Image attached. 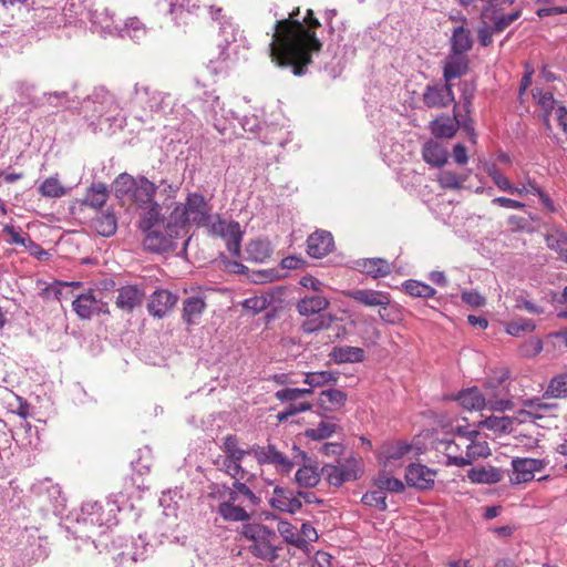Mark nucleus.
<instances>
[{"label": "nucleus", "instance_id": "f257e3e1", "mask_svg": "<svg viewBox=\"0 0 567 567\" xmlns=\"http://www.w3.org/2000/svg\"><path fill=\"white\" fill-rule=\"evenodd\" d=\"M298 13L299 9H296L288 18L276 20L269 52L276 65L291 68L292 73L300 76L311 63V54L320 51L321 43L316 37L320 22L312 10H307L302 22L296 18Z\"/></svg>", "mask_w": 567, "mask_h": 567}, {"label": "nucleus", "instance_id": "f03ea898", "mask_svg": "<svg viewBox=\"0 0 567 567\" xmlns=\"http://www.w3.org/2000/svg\"><path fill=\"white\" fill-rule=\"evenodd\" d=\"M115 186L116 197H127L136 209L155 202L157 192L166 197H173L178 189L166 179H161L158 184H155L145 176L134 177L127 173H122L116 177Z\"/></svg>", "mask_w": 567, "mask_h": 567}, {"label": "nucleus", "instance_id": "7ed1b4c3", "mask_svg": "<svg viewBox=\"0 0 567 567\" xmlns=\"http://www.w3.org/2000/svg\"><path fill=\"white\" fill-rule=\"evenodd\" d=\"M210 218V206L199 193H189L184 203L177 204L169 214L166 223L169 238L187 234L190 225L205 226Z\"/></svg>", "mask_w": 567, "mask_h": 567}, {"label": "nucleus", "instance_id": "20e7f679", "mask_svg": "<svg viewBox=\"0 0 567 567\" xmlns=\"http://www.w3.org/2000/svg\"><path fill=\"white\" fill-rule=\"evenodd\" d=\"M91 124H109V130L121 128L124 123L122 109L113 93L105 87H95L81 106Z\"/></svg>", "mask_w": 567, "mask_h": 567}, {"label": "nucleus", "instance_id": "39448f33", "mask_svg": "<svg viewBox=\"0 0 567 567\" xmlns=\"http://www.w3.org/2000/svg\"><path fill=\"white\" fill-rule=\"evenodd\" d=\"M138 212L137 228L144 234V247L147 250L159 252L169 246L167 229L165 233L158 228L164 223L163 207L153 202L136 209Z\"/></svg>", "mask_w": 567, "mask_h": 567}, {"label": "nucleus", "instance_id": "423d86ee", "mask_svg": "<svg viewBox=\"0 0 567 567\" xmlns=\"http://www.w3.org/2000/svg\"><path fill=\"white\" fill-rule=\"evenodd\" d=\"M243 536L250 542L249 551L257 558L275 561L278 558V536L262 524L244 525Z\"/></svg>", "mask_w": 567, "mask_h": 567}, {"label": "nucleus", "instance_id": "0eeeda50", "mask_svg": "<svg viewBox=\"0 0 567 567\" xmlns=\"http://www.w3.org/2000/svg\"><path fill=\"white\" fill-rule=\"evenodd\" d=\"M133 105L136 118L143 123L154 120L155 115L164 112L169 105L171 95L154 90L148 85L135 84Z\"/></svg>", "mask_w": 567, "mask_h": 567}, {"label": "nucleus", "instance_id": "6e6552de", "mask_svg": "<svg viewBox=\"0 0 567 567\" xmlns=\"http://www.w3.org/2000/svg\"><path fill=\"white\" fill-rule=\"evenodd\" d=\"M114 520L111 511L105 512L99 502H87L82 505L78 523L83 526L85 536L91 538L94 535H102Z\"/></svg>", "mask_w": 567, "mask_h": 567}, {"label": "nucleus", "instance_id": "1a4fd4ad", "mask_svg": "<svg viewBox=\"0 0 567 567\" xmlns=\"http://www.w3.org/2000/svg\"><path fill=\"white\" fill-rule=\"evenodd\" d=\"M250 455L260 464H270L281 474H289L295 467L296 461H291L288 456L281 453L276 445L267 444L265 446L252 445L249 449Z\"/></svg>", "mask_w": 567, "mask_h": 567}, {"label": "nucleus", "instance_id": "9d476101", "mask_svg": "<svg viewBox=\"0 0 567 567\" xmlns=\"http://www.w3.org/2000/svg\"><path fill=\"white\" fill-rule=\"evenodd\" d=\"M483 394L489 411L504 412L514 408L513 396L508 386L504 384L503 378L487 382L484 385Z\"/></svg>", "mask_w": 567, "mask_h": 567}, {"label": "nucleus", "instance_id": "9b49d317", "mask_svg": "<svg viewBox=\"0 0 567 567\" xmlns=\"http://www.w3.org/2000/svg\"><path fill=\"white\" fill-rule=\"evenodd\" d=\"M445 456L446 462L445 464L449 466H457L463 467L466 465H470L474 460L477 457H484L489 454V447L486 442H475L474 439H472L470 442L466 443L465 447V455H456L452 452L453 447H457L455 442L449 441L445 442Z\"/></svg>", "mask_w": 567, "mask_h": 567}, {"label": "nucleus", "instance_id": "f8f14e48", "mask_svg": "<svg viewBox=\"0 0 567 567\" xmlns=\"http://www.w3.org/2000/svg\"><path fill=\"white\" fill-rule=\"evenodd\" d=\"M72 309L81 320H90L101 313L109 315V303L99 299L92 289L78 295L72 301Z\"/></svg>", "mask_w": 567, "mask_h": 567}, {"label": "nucleus", "instance_id": "ddd939ff", "mask_svg": "<svg viewBox=\"0 0 567 567\" xmlns=\"http://www.w3.org/2000/svg\"><path fill=\"white\" fill-rule=\"evenodd\" d=\"M422 101L427 107L443 109L455 102L453 83H435L426 85Z\"/></svg>", "mask_w": 567, "mask_h": 567}, {"label": "nucleus", "instance_id": "4468645a", "mask_svg": "<svg viewBox=\"0 0 567 567\" xmlns=\"http://www.w3.org/2000/svg\"><path fill=\"white\" fill-rule=\"evenodd\" d=\"M546 462L532 457H515L512 460L513 475L509 481L513 485H519L534 480L535 473L545 468Z\"/></svg>", "mask_w": 567, "mask_h": 567}, {"label": "nucleus", "instance_id": "2eb2a0df", "mask_svg": "<svg viewBox=\"0 0 567 567\" xmlns=\"http://www.w3.org/2000/svg\"><path fill=\"white\" fill-rule=\"evenodd\" d=\"M177 295L168 289H156L147 303V311L151 316L162 319L176 306Z\"/></svg>", "mask_w": 567, "mask_h": 567}, {"label": "nucleus", "instance_id": "dca6fc26", "mask_svg": "<svg viewBox=\"0 0 567 567\" xmlns=\"http://www.w3.org/2000/svg\"><path fill=\"white\" fill-rule=\"evenodd\" d=\"M321 472L327 475L328 482L333 486H340L344 482L359 477V468L355 461H348L339 465H326Z\"/></svg>", "mask_w": 567, "mask_h": 567}, {"label": "nucleus", "instance_id": "f3484780", "mask_svg": "<svg viewBox=\"0 0 567 567\" xmlns=\"http://www.w3.org/2000/svg\"><path fill=\"white\" fill-rule=\"evenodd\" d=\"M346 296L365 307H380L386 309L391 302L389 292L372 289H353L346 292Z\"/></svg>", "mask_w": 567, "mask_h": 567}, {"label": "nucleus", "instance_id": "a211bd4d", "mask_svg": "<svg viewBox=\"0 0 567 567\" xmlns=\"http://www.w3.org/2000/svg\"><path fill=\"white\" fill-rule=\"evenodd\" d=\"M196 103H198V106L203 111L206 121L212 122L215 128L223 133L225 127L221 126L220 118L224 117V109L219 96L212 92H205L204 96L196 101Z\"/></svg>", "mask_w": 567, "mask_h": 567}, {"label": "nucleus", "instance_id": "6ab92c4d", "mask_svg": "<svg viewBox=\"0 0 567 567\" xmlns=\"http://www.w3.org/2000/svg\"><path fill=\"white\" fill-rule=\"evenodd\" d=\"M145 299V291L136 285H126L117 290L115 300L116 307L124 312H132L135 308L142 306Z\"/></svg>", "mask_w": 567, "mask_h": 567}, {"label": "nucleus", "instance_id": "aec40b11", "mask_svg": "<svg viewBox=\"0 0 567 567\" xmlns=\"http://www.w3.org/2000/svg\"><path fill=\"white\" fill-rule=\"evenodd\" d=\"M435 476V471L422 464H410L405 472L406 484L419 489L431 488Z\"/></svg>", "mask_w": 567, "mask_h": 567}, {"label": "nucleus", "instance_id": "412c9836", "mask_svg": "<svg viewBox=\"0 0 567 567\" xmlns=\"http://www.w3.org/2000/svg\"><path fill=\"white\" fill-rule=\"evenodd\" d=\"M334 241L331 233L317 230L307 239V252L312 258H323L332 251Z\"/></svg>", "mask_w": 567, "mask_h": 567}, {"label": "nucleus", "instance_id": "4be33fe9", "mask_svg": "<svg viewBox=\"0 0 567 567\" xmlns=\"http://www.w3.org/2000/svg\"><path fill=\"white\" fill-rule=\"evenodd\" d=\"M92 27L101 34L117 33L120 24L107 8L94 9L87 12Z\"/></svg>", "mask_w": 567, "mask_h": 567}, {"label": "nucleus", "instance_id": "5701e85b", "mask_svg": "<svg viewBox=\"0 0 567 567\" xmlns=\"http://www.w3.org/2000/svg\"><path fill=\"white\" fill-rule=\"evenodd\" d=\"M206 296L204 292L198 291L193 296L186 298L183 302V320L189 324L198 323L203 312L206 308Z\"/></svg>", "mask_w": 567, "mask_h": 567}, {"label": "nucleus", "instance_id": "b1692460", "mask_svg": "<svg viewBox=\"0 0 567 567\" xmlns=\"http://www.w3.org/2000/svg\"><path fill=\"white\" fill-rule=\"evenodd\" d=\"M468 59L464 54L450 53L444 60L443 79L447 83L466 74Z\"/></svg>", "mask_w": 567, "mask_h": 567}, {"label": "nucleus", "instance_id": "393cba45", "mask_svg": "<svg viewBox=\"0 0 567 567\" xmlns=\"http://www.w3.org/2000/svg\"><path fill=\"white\" fill-rule=\"evenodd\" d=\"M355 268L374 279L386 277L391 274V265L383 258H362L355 261Z\"/></svg>", "mask_w": 567, "mask_h": 567}, {"label": "nucleus", "instance_id": "a878e982", "mask_svg": "<svg viewBox=\"0 0 567 567\" xmlns=\"http://www.w3.org/2000/svg\"><path fill=\"white\" fill-rule=\"evenodd\" d=\"M467 477L473 484H495L503 480L504 472L497 467H473Z\"/></svg>", "mask_w": 567, "mask_h": 567}, {"label": "nucleus", "instance_id": "bb28decb", "mask_svg": "<svg viewBox=\"0 0 567 567\" xmlns=\"http://www.w3.org/2000/svg\"><path fill=\"white\" fill-rule=\"evenodd\" d=\"M329 300L322 296H306L297 303V310L301 316L310 317L320 315L329 307Z\"/></svg>", "mask_w": 567, "mask_h": 567}, {"label": "nucleus", "instance_id": "cd10ccee", "mask_svg": "<svg viewBox=\"0 0 567 567\" xmlns=\"http://www.w3.org/2000/svg\"><path fill=\"white\" fill-rule=\"evenodd\" d=\"M109 198L106 184L102 182L93 183L86 190L82 204L94 209L102 208Z\"/></svg>", "mask_w": 567, "mask_h": 567}, {"label": "nucleus", "instance_id": "c85d7f7f", "mask_svg": "<svg viewBox=\"0 0 567 567\" xmlns=\"http://www.w3.org/2000/svg\"><path fill=\"white\" fill-rule=\"evenodd\" d=\"M347 402V394L338 389L321 391L319 394V405L328 412L341 410Z\"/></svg>", "mask_w": 567, "mask_h": 567}, {"label": "nucleus", "instance_id": "c756f323", "mask_svg": "<svg viewBox=\"0 0 567 567\" xmlns=\"http://www.w3.org/2000/svg\"><path fill=\"white\" fill-rule=\"evenodd\" d=\"M457 401L468 411H481L483 409H487L485 396L476 386L462 391L457 395Z\"/></svg>", "mask_w": 567, "mask_h": 567}, {"label": "nucleus", "instance_id": "7c9ffc66", "mask_svg": "<svg viewBox=\"0 0 567 567\" xmlns=\"http://www.w3.org/2000/svg\"><path fill=\"white\" fill-rule=\"evenodd\" d=\"M527 410H520L517 413V419L520 423L534 422L540 419L544 413L549 412L554 405L542 402L539 399L528 400L524 403Z\"/></svg>", "mask_w": 567, "mask_h": 567}, {"label": "nucleus", "instance_id": "2f4dec72", "mask_svg": "<svg viewBox=\"0 0 567 567\" xmlns=\"http://www.w3.org/2000/svg\"><path fill=\"white\" fill-rule=\"evenodd\" d=\"M520 17V10L512 12L509 14H498L496 11H492L488 7L482 10L483 20H489L493 22L495 32H502L509 27L514 21Z\"/></svg>", "mask_w": 567, "mask_h": 567}, {"label": "nucleus", "instance_id": "473e14b6", "mask_svg": "<svg viewBox=\"0 0 567 567\" xmlns=\"http://www.w3.org/2000/svg\"><path fill=\"white\" fill-rule=\"evenodd\" d=\"M422 155L427 164L435 167L444 165L447 161L446 150L435 141H430L424 144Z\"/></svg>", "mask_w": 567, "mask_h": 567}, {"label": "nucleus", "instance_id": "72a5a7b5", "mask_svg": "<svg viewBox=\"0 0 567 567\" xmlns=\"http://www.w3.org/2000/svg\"><path fill=\"white\" fill-rule=\"evenodd\" d=\"M321 472L317 466L305 464L295 474V482L299 488H312L320 482Z\"/></svg>", "mask_w": 567, "mask_h": 567}, {"label": "nucleus", "instance_id": "f704fd0d", "mask_svg": "<svg viewBox=\"0 0 567 567\" xmlns=\"http://www.w3.org/2000/svg\"><path fill=\"white\" fill-rule=\"evenodd\" d=\"M472 45L471 31L464 27L455 28L451 38V52L464 54L472 49Z\"/></svg>", "mask_w": 567, "mask_h": 567}, {"label": "nucleus", "instance_id": "c9c22d12", "mask_svg": "<svg viewBox=\"0 0 567 567\" xmlns=\"http://www.w3.org/2000/svg\"><path fill=\"white\" fill-rule=\"evenodd\" d=\"M331 358L337 363L361 362L364 359V351L359 347H337L332 350Z\"/></svg>", "mask_w": 567, "mask_h": 567}, {"label": "nucleus", "instance_id": "e433bc0d", "mask_svg": "<svg viewBox=\"0 0 567 567\" xmlns=\"http://www.w3.org/2000/svg\"><path fill=\"white\" fill-rule=\"evenodd\" d=\"M93 227L103 237H111L116 233L117 219L112 212H106L93 219Z\"/></svg>", "mask_w": 567, "mask_h": 567}, {"label": "nucleus", "instance_id": "4c0bfd02", "mask_svg": "<svg viewBox=\"0 0 567 567\" xmlns=\"http://www.w3.org/2000/svg\"><path fill=\"white\" fill-rule=\"evenodd\" d=\"M457 125L455 117L442 116L432 123V133L435 137L451 138L455 135Z\"/></svg>", "mask_w": 567, "mask_h": 567}, {"label": "nucleus", "instance_id": "58836bf2", "mask_svg": "<svg viewBox=\"0 0 567 567\" xmlns=\"http://www.w3.org/2000/svg\"><path fill=\"white\" fill-rule=\"evenodd\" d=\"M246 506L240 503L237 505H230L228 503H220L218 505V514L229 522H245L249 519V514L245 509Z\"/></svg>", "mask_w": 567, "mask_h": 567}, {"label": "nucleus", "instance_id": "ea45409f", "mask_svg": "<svg viewBox=\"0 0 567 567\" xmlns=\"http://www.w3.org/2000/svg\"><path fill=\"white\" fill-rule=\"evenodd\" d=\"M271 251L270 244L262 239L251 240L246 248L248 259L256 262H262L268 259Z\"/></svg>", "mask_w": 567, "mask_h": 567}, {"label": "nucleus", "instance_id": "a19ab883", "mask_svg": "<svg viewBox=\"0 0 567 567\" xmlns=\"http://www.w3.org/2000/svg\"><path fill=\"white\" fill-rule=\"evenodd\" d=\"M117 34L122 38L128 37L138 42L146 37V28L137 18H131L123 28H118Z\"/></svg>", "mask_w": 567, "mask_h": 567}, {"label": "nucleus", "instance_id": "79ce46f5", "mask_svg": "<svg viewBox=\"0 0 567 567\" xmlns=\"http://www.w3.org/2000/svg\"><path fill=\"white\" fill-rule=\"evenodd\" d=\"M38 190L41 196L49 198H60L69 193V189L62 186L60 181L53 176L44 179Z\"/></svg>", "mask_w": 567, "mask_h": 567}, {"label": "nucleus", "instance_id": "37998d69", "mask_svg": "<svg viewBox=\"0 0 567 567\" xmlns=\"http://www.w3.org/2000/svg\"><path fill=\"white\" fill-rule=\"evenodd\" d=\"M339 374L332 371H316L306 373L305 383L310 388L323 386L336 383Z\"/></svg>", "mask_w": 567, "mask_h": 567}, {"label": "nucleus", "instance_id": "c03bdc74", "mask_svg": "<svg viewBox=\"0 0 567 567\" xmlns=\"http://www.w3.org/2000/svg\"><path fill=\"white\" fill-rule=\"evenodd\" d=\"M403 288L406 293L417 298L427 299L434 297V295L436 293V290L430 285L412 279L406 280L403 284Z\"/></svg>", "mask_w": 567, "mask_h": 567}, {"label": "nucleus", "instance_id": "a18cd8bd", "mask_svg": "<svg viewBox=\"0 0 567 567\" xmlns=\"http://www.w3.org/2000/svg\"><path fill=\"white\" fill-rule=\"evenodd\" d=\"M223 451L226 457L240 462L246 455H250L249 450H243L238 446V440L235 435H227L224 439Z\"/></svg>", "mask_w": 567, "mask_h": 567}, {"label": "nucleus", "instance_id": "49530a36", "mask_svg": "<svg viewBox=\"0 0 567 567\" xmlns=\"http://www.w3.org/2000/svg\"><path fill=\"white\" fill-rule=\"evenodd\" d=\"M410 450L411 446L404 442L389 443L383 445L380 456L389 462L403 457Z\"/></svg>", "mask_w": 567, "mask_h": 567}, {"label": "nucleus", "instance_id": "de8ad7c7", "mask_svg": "<svg viewBox=\"0 0 567 567\" xmlns=\"http://www.w3.org/2000/svg\"><path fill=\"white\" fill-rule=\"evenodd\" d=\"M533 97L536 101V103L545 111V124L546 127L549 130L550 125L548 122V115L554 110L555 106V99L550 92H544L542 90H533Z\"/></svg>", "mask_w": 567, "mask_h": 567}, {"label": "nucleus", "instance_id": "09e8293b", "mask_svg": "<svg viewBox=\"0 0 567 567\" xmlns=\"http://www.w3.org/2000/svg\"><path fill=\"white\" fill-rule=\"evenodd\" d=\"M278 530L287 543L292 544L299 548H303L306 546L305 538L300 536L297 528L290 523L280 522L278 525Z\"/></svg>", "mask_w": 567, "mask_h": 567}, {"label": "nucleus", "instance_id": "8fccbe9b", "mask_svg": "<svg viewBox=\"0 0 567 567\" xmlns=\"http://www.w3.org/2000/svg\"><path fill=\"white\" fill-rule=\"evenodd\" d=\"M361 502L363 505L377 508L378 511L384 512L388 509L386 504V495L381 489L375 491H369L367 492L362 498Z\"/></svg>", "mask_w": 567, "mask_h": 567}, {"label": "nucleus", "instance_id": "3c124183", "mask_svg": "<svg viewBox=\"0 0 567 567\" xmlns=\"http://www.w3.org/2000/svg\"><path fill=\"white\" fill-rule=\"evenodd\" d=\"M545 394L551 398H567V373L554 377L550 380Z\"/></svg>", "mask_w": 567, "mask_h": 567}, {"label": "nucleus", "instance_id": "603ef678", "mask_svg": "<svg viewBox=\"0 0 567 567\" xmlns=\"http://www.w3.org/2000/svg\"><path fill=\"white\" fill-rule=\"evenodd\" d=\"M482 426L495 432H509L513 425V417L509 416H488L482 421Z\"/></svg>", "mask_w": 567, "mask_h": 567}, {"label": "nucleus", "instance_id": "864d4df0", "mask_svg": "<svg viewBox=\"0 0 567 567\" xmlns=\"http://www.w3.org/2000/svg\"><path fill=\"white\" fill-rule=\"evenodd\" d=\"M200 0H172L169 3V13L175 16H183L184 12L192 13L199 9Z\"/></svg>", "mask_w": 567, "mask_h": 567}, {"label": "nucleus", "instance_id": "5fc2aeb1", "mask_svg": "<svg viewBox=\"0 0 567 567\" xmlns=\"http://www.w3.org/2000/svg\"><path fill=\"white\" fill-rule=\"evenodd\" d=\"M336 431V424L321 421L317 427L308 429L305 435L315 441L330 437Z\"/></svg>", "mask_w": 567, "mask_h": 567}, {"label": "nucleus", "instance_id": "6e6d98bb", "mask_svg": "<svg viewBox=\"0 0 567 567\" xmlns=\"http://www.w3.org/2000/svg\"><path fill=\"white\" fill-rule=\"evenodd\" d=\"M329 324H330L329 318H327L326 316H322V315H318L317 317L306 319L302 322L300 330L303 333L310 334V333L327 329L329 327Z\"/></svg>", "mask_w": 567, "mask_h": 567}, {"label": "nucleus", "instance_id": "4d7b16f0", "mask_svg": "<svg viewBox=\"0 0 567 567\" xmlns=\"http://www.w3.org/2000/svg\"><path fill=\"white\" fill-rule=\"evenodd\" d=\"M234 487L238 489L239 503L246 507L257 506L260 502L259 497L245 484L239 481L234 482Z\"/></svg>", "mask_w": 567, "mask_h": 567}, {"label": "nucleus", "instance_id": "13d9d810", "mask_svg": "<svg viewBox=\"0 0 567 567\" xmlns=\"http://www.w3.org/2000/svg\"><path fill=\"white\" fill-rule=\"evenodd\" d=\"M311 408H312V405L308 402L288 403V405H286L285 409L277 414V420L279 422H285L289 417H291L298 413L311 410Z\"/></svg>", "mask_w": 567, "mask_h": 567}, {"label": "nucleus", "instance_id": "bf43d9fd", "mask_svg": "<svg viewBox=\"0 0 567 567\" xmlns=\"http://www.w3.org/2000/svg\"><path fill=\"white\" fill-rule=\"evenodd\" d=\"M270 305V297L267 295H260L250 297L244 300L243 307L246 310L251 311L254 315L259 313L267 309V307Z\"/></svg>", "mask_w": 567, "mask_h": 567}, {"label": "nucleus", "instance_id": "052dcab7", "mask_svg": "<svg viewBox=\"0 0 567 567\" xmlns=\"http://www.w3.org/2000/svg\"><path fill=\"white\" fill-rule=\"evenodd\" d=\"M375 485L379 489L393 493H401L404 489V484L402 481L395 477H390L386 475H379V477L375 480Z\"/></svg>", "mask_w": 567, "mask_h": 567}, {"label": "nucleus", "instance_id": "680f3d73", "mask_svg": "<svg viewBox=\"0 0 567 567\" xmlns=\"http://www.w3.org/2000/svg\"><path fill=\"white\" fill-rule=\"evenodd\" d=\"M240 463V461H234L225 456L221 462V470L229 476L236 478L237 481L238 478L243 480L246 477L248 472L243 468Z\"/></svg>", "mask_w": 567, "mask_h": 567}, {"label": "nucleus", "instance_id": "e2e57ef3", "mask_svg": "<svg viewBox=\"0 0 567 567\" xmlns=\"http://www.w3.org/2000/svg\"><path fill=\"white\" fill-rule=\"evenodd\" d=\"M465 178L451 171H443L439 175V182L442 187L457 189L461 188Z\"/></svg>", "mask_w": 567, "mask_h": 567}, {"label": "nucleus", "instance_id": "0e129e2a", "mask_svg": "<svg viewBox=\"0 0 567 567\" xmlns=\"http://www.w3.org/2000/svg\"><path fill=\"white\" fill-rule=\"evenodd\" d=\"M487 175L502 192L511 193L513 184L495 165L487 168Z\"/></svg>", "mask_w": 567, "mask_h": 567}, {"label": "nucleus", "instance_id": "69168bd1", "mask_svg": "<svg viewBox=\"0 0 567 567\" xmlns=\"http://www.w3.org/2000/svg\"><path fill=\"white\" fill-rule=\"evenodd\" d=\"M239 227L240 226L237 221L218 220L213 224L212 231L214 235L220 236L225 239L227 236H231Z\"/></svg>", "mask_w": 567, "mask_h": 567}, {"label": "nucleus", "instance_id": "338daca9", "mask_svg": "<svg viewBox=\"0 0 567 567\" xmlns=\"http://www.w3.org/2000/svg\"><path fill=\"white\" fill-rule=\"evenodd\" d=\"M543 350V342L540 339L532 338L520 346L519 352L523 357L532 358L540 353Z\"/></svg>", "mask_w": 567, "mask_h": 567}, {"label": "nucleus", "instance_id": "774afa93", "mask_svg": "<svg viewBox=\"0 0 567 567\" xmlns=\"http://www.w3.org/2000/svg\"><path fill=\"white\" fill-rule=\"evenodd\" d=\"M528 185L533 188V194L537 195L540 203L549 213L556 212V206L551 198L532 179H528Z\"/></svg>", "mask_w": 567, "mask_h": 567}]
</instances>
